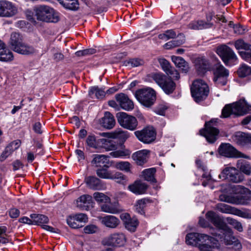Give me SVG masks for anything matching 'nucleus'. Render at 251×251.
<instances>
[{
  "label": "nucleus",
  "mask_w": 251,
  "mask_h": 251,
  "mask_svg": "<svg viewBox=\"0 0 251 251\" xmlns=\"http://www.w3.org/2000/svg\"><path fill=\"white\" fill-rule=\"evenodd\" d=\"M206 219L212 224L215 228L210 227L209 224L203 218H200L199 223L202 227H210V232L223 241L226 245H233L236 249H240L241 244L233 235V231L213 211L206 214Z\"/></svg>",
  "instance_id": "obj_1"
},
{
  "label": "nucleus",
  "mask_w": 251,
  "mask_h": 251,
  "mask_svg": "<svg viewBox=\"0 0 251 251\" xmlns=\"http://www.w3.org/2000/svg\"><path fill=\"white\" fill-rule=\"evenodd\" d=\"M187 244L196 246L200 251H214L220 248L217 239L205 234L190 233L186 236Z\"/></svg>",
  "instance_id": "obj_2"
},
{
  "label": "nucleus",
  "mask_w": 251,
  "mask_h": 251,
  "mask_svg": "<svg viewBox=\"0 0 251 251\" xmlns=\"http://www.w3.org/2000/svg\"><path fill=\"white\" fill-rule=\"evenodd\" d=\"M34 11L35 16L39 21L56 23L60 20L59 13L50 6L37 5L34 7Z\"/></svg>",
  "instance_id": "obj_3"
},
{
  "label": "nucleus",
  "mask_w": 251,
  "mask_h": 251,
  "mask_svg": "<svg viewBox=\"0 0 251 251\" xmlns=\"http://www.w3.org/2000/svg\"><path fill=\"white\" fill-rule=\"evenodd\" d=\"M251 110V105L248 104L244 100L226 105L222 110V116L227 118L230 115H242Z\"/></svg>",
  "instance_id": "obj_4"
},
{
  "label": "nucleus",
  "mask_w": 251,
  "mask_h": 251,
  "mask_svg": "<svg viewBox=\"0 0 251 251\" xmlns=\"http://www.w3.org/2000/svg\"><path fill=\"white\" fill-rule=\"evenodd\" d=\"M209 92L207 83L201 79L194 80L191 87L192 96L198 102L205 99Z\"/></svg>",
  "instance_id": "obj_5"
},
{
  "label": "nucleus",
  "mask_w": 251,
  "mask_h": 251,
  "mask_svg": "<svg viewBox=\"0 0 251 251\" xmlns=\"http://www.w3.org/2000/svg\"><path fill=\"white\" fill-rule=\"evenodd\" d=\"M151 76L166 94H172L175 90L176 85L170 76L162 73H153Z\"/></svg>",
  "instance_id": "obj_6"
},
{
  "label": "nucleus",
  "mask_w": 251,
  "mask_h": 251,
  "mask_svg": "<svg viewBox=\"0 0 251 251\" xmlns=\"http://www.w3.org/2000/svg\"><path fill=\"white\" fill-rule=\"evenodd\" d=\"M138 100L146 107L152 106L156 100L155 91L150 87L143 88L137 91L135 94Z\"/></svg>",
  "instance_id": "obj_7"
},
{
  "label": "nucleus",
  "mask_w": 251,
  "mask_h": 251,
  "mask_svg": "<svg viewBox=\"0 0 251 251\" xmlns=\"http://www.w3.org/2000/svg\"><path fill=\"white\" fill-rule=\"evenodd\" d=\"M109 167V164L104 165L102 168L97 169L96 171L97 176L102 179H117L118 182L126 180L125 175L116 170L108 169Z\"/></svg>",
  "instance_id": "obj_8"
},
{
  "label": "nucleus",
  "mask_w": 251,
  "mask_h": 251,
  "mask_svg": "<svg viewBox=\"0 0 251 251\" xmlns=\"http://www.w3.org/2000/svg\"><path fill=\"white\" fill-rule=\"evenodd\" d=\"M217 53L226 65L232 66L237 63V57L234 51L226 45H222L217 49Z\"/></svg>",
  "instance_id": "obj_9"
},
{
  "label": "nucleus",
  "mask_w": 251,
  "mask_h": 251,
  "mask_svg": "<svg viewBox=\"0 0 251 251\" xmlns=\"http://www.w3.org/2000/svg\"><path fill=\"white\" fill-rule=\"evenodd\" d=\"M213 81L218 86L225 85L229 75L228 71L220 64H216L213 69Z\"/></svg>",
  "instance_id": "obj_10"
},
{
  "label": "nucleus",
  "mask_w": 251,
  "mask_h": 251,
  "mask_svg": "<svg viewBox=\"0 0 251 251\" xmlns=\"http://www.w3.org/2000/svg\"><path fill=\"white\" fill-rule=\"evenodd\" d=\"M217 122L216 119H212L205 123V128L200 131V134L205 137L207 141H215L218 139L219 130L213 126Z\"/></svg>",
  "instance_id": "obj_11"
},
{
  "label": "nucleus",
  "mask_w": 251,
  "mask_h": 251,
  "mask_svg": "<svg viewBox=\"0 0 251 251\" xmlns=\"http://www.w3.org/2000/svg\"><path fill=\"white\" fill-rule=\"evenodd\" d=\"M116 116L118 123L124 128L130 130L136 129L138 121L135 117L129 115L125 112L118 113Z\"/></svg>",
  "instance_id": "obj_12"
},
{
  "label": "nucleus",
  "mask_w": 251,
  "mask_h": 251,
  "mask_svg": "<svg viewBox=\"0 0 251 251\" xmlns=\"http://www.w3.org/2000/svg\"><path fill=\"white\" fill-rule=\"evenodd\" d=\"M219 153L228 158L242 157L248 158V156L238 151L229 143H223L218 148Z\"/></svg>",
  "instance_id": "obj_13"
},
{
  "label": "nucleus",
  "mask_w": 251,
  "mask_h": 251,
  "mask_svg": "<svg viewBox=\"0 0 251 251\" xmlns=\"http://www.w3.org/2000/svg\"><path fill=\"white\" fill-rule=\"evenodd\" d=\"M222 179H227L234 183H239L244 179L243 175L234 167H226L219 175Z\"/></svg>",
  "instance_id": "obj_14"
},
{
  "label": "nucleus",
  "mask_w": 251,
  "mask_h": 251,
  "mask_svg": "<svg viewBox=\"0 0 251 251\" xmlns=\"http://www.w3.org/2000/svg\"><path fill=\"white\" fill-rule=\"evenodd\" d=\"M18 13L16 5L7 0H0V17L10 18Z\"/></svg>",
  "instance_id": "obj_15"
},
{
  "label": "nucleus",
  "mask_w": 251,
  "mask_h": 251,
  "mask_svg": "<svg viewBox=\"0 0 251 251\" xmlns=\"http://www.w3.org/2000/svg\"><path fill=\"white\" fill-rule=\"evenodd\" d=\"M134 134L140 141H153L156 132L152 126H148L141 130L135 131Z\"/></svg>",
  "instance_id": "obj_16"
},
{
  "label": "nucleus",
  "mask_w": 251,
  "mask_h": 251,
  "mask_svg": "<svg viewBox=\"0 0 251 251\" xmlns=\"http://www.w3.org/2000/svg\"><path fill=\"white\" fill-rule=\"evenodd\" d=\"M88 221L87 216L83 213H78L69 216L67 219V224L72 228H77L82 226V223Z\"/></svg>",
  "instance_id": "obj_17"
},
{
  "label": "nucleus",
  "mask_w": 251,
  "mask_h": 251,
  "mask_svg": "<svg viewBox=\"0 0 251 251\" xmlns=\"http://www.w3.org/2000/svg\"><path fill=\"white\" fill-rule=\"evenodd\" d=\"M100 136L105 139H119L125 141L129 137V133L121 128H118L112 132H101L99 134Z\"/></svg>",
  "instance_id": "obj_18"
},
{
  "label": "nucleus",
  "mask_w": 251,
  "mask_h": 251,
  "mask_svg": "<svg viewBox=\"0 0 251 251\" xmlns=\"http://www.w3.org/2000/svg\"><path fill=\"white\" fill-rule=\"evenodd\" d=\"M87 145L98 151H116L119 149L118 142H86Z\"/></svg>",
  "instance_id": "obj_19"
},
{
  "label": "nucleus",
  "mask_w": 251,
  "mask_h": 251,
  "mask_svg": "<svg viewBox=\"0 0 251 251\" xmlns=\"http://www.w3.org/2000/svg\"><path fill=\"white\" fill-rule=\"evenodd\" d=\"M125 242V236L122 233H114L105 239V244L112 246H123Z\"/></svg>",
  "instance_id": "obj_20"
},
{
  "label": "nucleus",
  "mask_w": 251,
  "mask_h": 251,
  "mask_svg": "<svg viewBox=\"0 0 251 251\" xmlns=\"http://www.w3.org/2000/svg\"><path fill=\"white\" fill-rule=\"evenodd\" d=\"M159 63L163 70L168 75L170 76L175 80H177L179 78V74L178 72L171 66L170 63L167 60L164 58L159 59Z\"/></svg>",
  "instance_id": "obj_21"
},
{
  "label": "nucleus",
  "mask_w": 251,
  "mask_h": 251,
  "mask_svg": "<svg viewBox=\"0 0 251 251\" xmlns=\"http://www.w3.org/2000/svg\"><path fill=\"white\" fill-rule=\"evenodd\" d=\"M124 223L126 228L129 231L134 232L138 225V220L135 217L131 218L128 213H123L120 216Z\"/></svg>",
  "instance_id": "obj_22"
},
{
  "label": "nucleus",
  "mask_w": 251,
  "mask_h": 251,
  "mask_svg": "<svg viewBox=\"0 0 251 251\" xmlns=\"http://www.w3.org/2000/svg\"><path fill=\"white\" fill-rule=\"evenodd\" d=\"M115 98L123 109L129 111L133 109V102L125 94L123 93L117 94Z\"/></svg>",
  "instance_id": "obj_23"
},
{
  "label": "nucleus",
  "mask_w": 251,
  "mask_h": 251,
  "mask_svg": "<svg viewBox=\"0 0 251 251\" xmlns=\"http://www.w3.org/2000/svg\"><path fill=\"white\" fill-rule=\"evenodd\" d=\"M149 153L147 150L139 151L133 153L132 158L138 165L142 166L147 162Z\"/></svg>",
  "instance_id": "obj_24"
},
{
  "label": "nucleus",
  "mask_w": 251,
  "mask_h": 251,
  "mask_svg": "<svg viewBox=\"0 0 251 251\" xmlns=\"http://www.w3.org/2000/svg\"><path fill=\"white\" fill-rule=\"evenodd\" d=\"M85 182L90 189L94 190H101L105 188L102 181L96 176H88L85 178Z\"/></svg>",
  "instance_id": "obj_25"
},
{
  "label": "nucleus",
  "mask_w": 251,
  "mask_h": 251,
  "mask_svg": "<svg viewBox=\"0 0 251 251\" xmlns=\"http://www.w3.org/2000/svg\"><path fill=\"white\" fill-rule=\"evenodd\" d=\"M92 197L89 195H83L79 197L76 201L77 207L82 209L88 210L90 207L93 205Z\"/></svg>",
  "instance_id": "obj_26"
},
{
  "label": "nucleus",
  "mask_w": 251,
  "mask_h": 251,
  "mask_svg": "<svg viewBox=\"0 0 251 251\" xmlns=\"http://www.w3.org/2000/svg\"><path fill=\"white\" fill-rule=\"evenodd\" d=\"M100 220L103 225L110 228H116L120 223L119 219L113 215H106L100 217Z\"/></svg>",
  "instance_id": "obj_27"
},
{
  "label": "nucleus",
  "mask_w": 251,
  "mask_h": 251,
  "mask_svg": "<svg viewBox=\"0 0 251 251\" xmlns=\"http://www.w3.org/2000/svg\"><path fill=\"white\" fill-rule=\"evenodd\" d=\"M118 147H119L118 149L110 153L112 157L123 158H129L131 151L128 149H125L123 143H120L118 144Z\"/></svg>",
  "instance_id": "obj_28"
},
{
  "label": "nucleus",
  "mask_w": 251,
  "mask_h": 251,
  "mask_svg": "<svg viewBox=\"0 0 251 251\" xmlns=\"http://www.w3.org/2000/svg\"><path fill=\"white\" fill-rule=\"evenodd\" d=\"M211 19L212 17L210 16L209 19L207 20V22L202 20L193 21L189 24V28L194 30H199L211 27L212 25V24L210 22Z\"/></svg>",
  "instance_id": "obj_29"
},
{
  "label": "nucleus",
  "mask_w": 251,
  "mask_h": 251,
  "mask_svg": "<svg viewBox=\"0 0 251 251\" xmlns=\"http://www.w3.org/2000/svg\"><path fill=\"white\" fill-rule=\"evenodd\" d=\"M196 68L200 74H203L210 69L208 61L203 57H199L195 61Z\"/></svg>",
  "instance_id": "obj_30"
},
{
  "label": "nucleus",
  "mask_w": 251,
  "mask_h": 251,
  "mask_svg": "<svg viewBox=\"0 0 251 251\" xmlns=\"http://www.w3.org/2000/svg\"><path fill=\"white\" fill-rule=\"evenodd\" d=\"M147 188L146 184L141 181H136L133 184L128 186L129 190L136 195L144 194Z\"/></svg>",
  "instance_id": "obj_31"
},
{
  "label": "nucleus",
  "mask_w": 251,
  "mask_h": 251,
  "mask_svg": "<svg viewBox=\"0 0 251 251\" xmlns=\"http://www.w3.org/2000/svg\"><path fill=\"white\" fill-rule=\"evenodd\" d=\"M20 143L10 142L0 155V161L3 162L15 150L17 149L20 146Z\"/></svg>",
  "instance_id": "obj_32"
},
{
  "label": "nucleus",
  "mask_w": 251,
  "mask_h": 251,
  "mask_svg": "<svg viewBox=\"0 0 251 251\" xmlns=\"http://www.w3.org/2000/svg\"><path fill=\"white\" fill-rule=\"evenodd\" d=\"M101 124L107 129L112 128L115 125L114 116L109 112H105L103 117L101 119Z\"/></svg>",
  "instance_id": "obj_33"
},
{
  "label": "nucleus",
  "mask_w": 251,
  "mask_h": 251,
  "mask_svg": "<svg viewBox=\"0 0 251 251\" xmlns=\"http://www.w3.org/2000/svg\"><path fill=\"white\" fill-rule=\"evenodd\" d=\"M13 58L12 52L6 49L4 44L0 40V60L9 61L12 60Z\"/></svg>",
  "instance_id": "obj_34"
},
{
  "label": "nucleus",
  "mask_w": 251,
  "mask_h": 251,
  "mask_svg": "<svg viewBox=\"0 0 251 251\" xmlns=\"http://www.w3.org/2000/svg\"><path fill=\"white\" fill-rule=\"evenodd\" d=\"M15 51L21 54L29 55L34 53L35 49L32 46L22 42L15 48Z\"/></svg>",
  "instance_id": "obj_35"
},
{
  "label": "nucleus",
  "mask_w": 251,
  "mask_h": 251,
  "mask_svg": "<svg viewBox=\"0 0 251 251\" xmlns=\"http://www.w3.org/2000/svg\"><path fill=\"white\" fill-rule=\"evenodd\" d=\"M172 60L177 67L180 68L184 72H188L187 63L183 58L179 56H172Z\"/></svg>",
  "instance_id": "obj_36"
},
{
  "label": "nucleus",
  "mask_w": 251,
  "mask_h": 251,
  "mask_svg": "<svg viewBox=\"0 0 251 251\" xmlns=\"http://www.w3.org/2000/svg\"><path fill=\"white\" fill-rule=\"evenodd\" d=\"M108 157L103 154H95L92 163L97 167L109 164Z\"/></svg>",
  "instance_id": "obj_37"
},
{
  "label": "nucleus",
  "mask_w": 251,
  "mask_h": 251,
  "mask_svg": "<svg viewBox=\"0 0 251 251\" xmlns=\"http://www.w3.org/2000/svg\"><path fill=\"white\" fill-rule=\"evenodd\" d=\"M100 208L102 211L111 214H117L120 211L117 204L111 203L110 201L109 203H104L101 204Z\"/></svg>",
  "instance_id": "obj_38"
},
{
  "label": "nucleus",
  "mask_w": 251,
  "mask_h": 251,
  "mask_svg": "<svg viewBox=\"0 0 251 251\" xmlns=\"http://www.w3.org/2000/svg\"><path fill=\"white\" fill-rule=\"evenodd\" d=\"M178 39L175 40L170 41L164 45L165 49L169 50L176 47L179 46L185 42V36L183 34H179Z\"/></svg>",
  "instance_id": "obj_39"
},
{
  "label": "nucleus",
  "mask_w": 251,
  "mask_h": 251,
  "mask_svg": "<svg viewBox=\"0 0 251 251\" xmlns=\"http://www.w3.org/2000/svg\"><path fill=\"white\" fill-rule=\"evenodd\" d=\"M30 218L33 220V224L36 225H42L47 224L49 222L48 217L42 215L32 214L30 215Z\"/></svg>",
  "instance_id": "obj_40"
},
{
  "label": "nucleus",
  "mask_w": 251,
  "mask_h": 251,
  "mask_svg": "<svg viewBox=\"0 0 251 251\" xmlns=\"http://www.w3.org/2000/svg\"><path fill=\"white\" fill-rule=\"evenodd\" d=\"M105 94L103 89L100 88L98 86L92 87L89 91V95L92 98H96L101 99L104 97Z\"/></svg>",
  "instance_id": "obj_41"
},
{
  "label": "nucleus",
  "mask_w": 251,
  "mask_h": 251,
  "mask_svg": "<svg viewBox=\"0 0 251 251\" xmlns=\"http://www.w3.org/2000/svg\"><path fill=\"white\" fill-rule=\"evenodd\" d=\"M65 8L75 10L78 8V0H58Z\"/></svg>",
  "instance_id": "obj_42"
},
{
  "label": "nucleus",
  "mask_w": 251,
  "mask_h": 251,
  "mask_svg": "<svg viewBox=\"0 0 251 251\" xmlns=\"http://www.w3.org/2000/svg\"><path fill=\"white\" fill-rule=\"evenodd\" d=\"M21 36L16 32L12 33L11 35L10 44L11 49L15 51V48L18 47L19 45L22 43Z\"/></svg>",
  "instance_id": "obj_43"
},
{
  "label": "nucleus",
  "mask_w": 251,
  "mask_h": 251,
  "mask_svg": "<svg viewBox=\"0 0 251 251\" xmlns=\"http://www.w3.org/2000/svg\"><path fill=\"white\" fill-rule=\"evenodd\" d=\"M237 166L241 171L246 175H250L251 172V166L247 161L239 160L237 163Z\"/></svg>",
  "instance_id": "obj_44"
},
{
  "label": "nucleus",
  "mask_w": 251,
  "mask_h": 251,
  "mask_svg": "<svg viewBox=\"0 0 251 251\" xmlns=\"http://www.w3.org/2000/svg\"><path fill=\"white\" fill-rule=\"evenodd\" d=\"M156 170L154 168L145 169L142 172V176L146 180L151 182H154L155 181L154 178V174Z\"/></svg>",
  "instance_id": "obj_45"
},
{
  "label": "nucleus",
  "mask_w": 251,
  "mask_h": 251,
  "mask_svg": "<svg viewBox=\"0 0 251 251\" xmlns=\"http://www.w3.org/2000/svg\"><path fill=\"white\" fill-rule=\"evenodd\" d=\"M93 197L95 201L101 205L104 203H109L111 201L109 197L100 192H95L93 194Z\"/></svg>",
  "instance_id": "obj_46"
},
{
  "label": "nucleus",
  "mask_w": 251,
  "mask_h": 251,
  "mask_svg": "<svg viewBox=\"0 0 251 251\" xmlns=\"http://www.w3.org/2000/svg\"><path fill=\"white\" fill-rule=\"evenodd\" d=\"M217 209L220 212L226 214H234L235 209L225 203H218L216 205Z\"/></svg>",
  "instance_id": "obj_47"
},
{
  "label": "nucleus",
  "mask_w": 251,
  "mask_h": 251,
  "mask_svg": "<svg viewBox=\"0 0 251 251\" xmlns=\"http://www.w3.org/2000/svg\"><path fill=\"white\" fill-rule=\"evenodd\" d=\"M115 167L118 170L124 171L125 172H130L131 165L127 161H119L115 163Z\"/></svg>",
  "instance_id": "obj_48"
},
{
  "label": "nucleus",
  "mask_w": 251,
  "mask_h": 251,
  "mask_svg": "<svg viewBox=\"0 0 251 251\" xmlns=\"http://www.w3.org/2000/svg\"><path fill=\"white\" fill-rule=\"evenodd\" d=\"M234 140L237 141H251V134L241 131L237 132L234 135Z\"/></svg>",
  "instance_id": "obj_49"
},
{
  "label": "nucleus",
  "mask_w": 251,
  "mask_h": 251,
  "mask_svg": "<svg viewBox=\"0 0 251 251\" xmlns=\"http://www.w3.org/2000/svg\"><path fill=\"white\" fill-rule=\"evenodd\" d=\"M237 73L241 77L250 75H251V67L245 64H243L238 70Z\"/></svg>",
  "instance_id": "obj_50"
},
{
  "label": "nucleus",
  "mask_w": 251,
  "mask_h": 251,
  "mask_svg": "<svg viewBox=\"0 0 251 251\" xmlns=\"http://www.w3.org/2000/svg\"><path fill=\"white\" fill-rule=\"evenodd\" d=\"M148 200L146 199H142L137 201L135 205V208L137 212L143 215L145 214V208L146 206V204Z\"/></svg>",
  "instance_id": "obj_51"
},
{
  "label": "nucleus",
  "mask_w": 251,
  "mask_h": 251,
  "mask_svg": "<svg viewBox=\"0 0 251 251\" xmlns=\"http://www.w3.org/2000/svg\"><path fill=\"white\" fill-rule=\"evenodd\" d=\"M244 193L242 197L246 201L251 200V191L249 189L245 188L241 185H237L236 187V193Z\"/></svg>",
  "instance_id": "obj_52"
},
{
  "label": "nucleus",
  "mask_w": 251,
  "mask_h": 251,
  "mask_svg": "<svg viewBox=\"0 0 251 251\" xmlns=\"http://www.w3.org/2000/svg\"><path fill=\"white\" fill-rule=\"evenodd\" d=\"M176 36V33L172 29L167 30L164 33L158 35V38L164 41H167L170 39L174 38Z\"/></svg>",
  "instance_id": "obj_53"
},
{
  "label": "nucleus",
  "mask_w": 251,
  "mask_h": 251,
  "mask_svg": "<svg viewBox=\"0 0 251 251\" xmlns=\"http://www.w3.org/2000/svg\"><path fill=\"white\" fill-rule=\"evenodd\" d=\"M6 227L4 226H0V244H5L10 241V239L6 234Z\"/></svg>",
  "instance_id": "obj_54"
},
{
  "label": "nucleus",
  "mask_w": 251,
  "mask_h": 251,
  "mask_svg": "<svg viewBox=\"0 0 251 251\" xmlns=\"http://www.w3.org/2000/svg\"><path fill=\"white\" fill-rule=\"evenodd\" d=\"M227 221L229 225L232 226L238 231L242 232L243 231V226L240 222L230 218H227Z\"/></svg>",
  "instance_id": "obj_55"
},
{
  "label": "nucleus",
  "mask_w": 251,
  "mask_h": 251,
  "mask_svg": "<svg viewBox=\"0 0 251 251\" xmlns=\"http://www.w3.org/2000/svg\"><path fill=\"white\" fill-rule=\"evenodd\" d=\"M234 46L235 48L238 50L243 49L246 50L247 49H248L251 45L246 43L242 39H239L235 42Z\"/></svg>",
  "instance_id": "obj_56"
},
{
  "label": "nucleus",
  "mask_w": 251,
  "mask_h": 251,
  "mask_svg": "<svg viewBox=\"0 0 251 251\" xmlns=\"http://www.w3.org/2000/svg\"><path fill=\"white\" fill-rule=\"evenodd\" d=\"M241 57L245 61L251 63V46L245 51L239 52Z\"/></svg>",
  "instance_id": "obj_57"
},
{
  "label": "nucleus",
  "mask_w": 251,
  "mask_h": 251,
  "mask_svg": "<svg viewBox=\"0 0 251 251\" xmlns=\"http://www.w3.org/2000/svg\"><path fill=\"white\" fill-rule=\"evenodd\" d=\"M168 108L166 103H161L159 104L154 109V112L157 114L164 115L166 110Z\"/></svg>",
  "instance_id": "obj_58"
},
{
  "label": "nucleus",
  "mask_w": 251,
  "mask_h": 251,
  "mask_svg": "<svg viewBox=\"0 0 251 251\" xmlns=\"http://www.w3.org/2000/svg\"><path fill=\"white\" fill-rule=\"evenodd\" d=\"M97 227L93 225H88L84 228V232L87 234H92L96 232Z\"/></svg>",
  "instance_id": "obj_59"
},
{
  "label": "nucleus",
  "mask_w": 251,
  "mask_h": 251,
  "mask_svg": "<svg viewBox=\"0 0 251 251\" xmlns=\"http://www.w3.org/2000/svg\"><path fill=\"white\" fill-rule=\"evenodd\" d=\"M128 63L131 66L136 67L142 65L144 64V61L139 58H134L130 60Z\"/></svg>",
  "instance_id": "obj_60"
},
{
  "label": "nucleus",
  "mask_w": 251,
  "mask_h": 251,
  "mask_svg": "<svg viewBox=\"0 0 251 251\" xmlns=\"http://www.w3.org/2000/svg\"><path fill=\"white\" fill-rule=\"evenodd\" d=\"M100 133H99L98 134H97V136H95L93 133L89 134L87 137V139L86 141H96V140L97 139H98V140H100V141H106V139L104 138V139H98L100 137H102L101 136H100V135H99Z\"/></svg>",
  "instance_id": "obj_61"
},
{
  "label": "nucleus",
  "mask_w": 251,
  "mask_h": 251,
  "mask_svg": "<svg viewBox=\"0 0 251 251\" xmlns=\"http://www.w3.org/2000/svg\"><path fill=\"white\" fill-rule=\"evenodd\" d=\"M20 212L17 208H11L9 211V215L11 218H17L20 215Z\"/></svg>",
  "instance_id": "obj_62"
},
{
  "label": "nucleus",
  "mask_w": 251,
  "mask_h": 251,
  "mask_svg": "<svg viewBox=\"0 0 251 251\" xmlns=\"http://www.w3.org/2000/svg\"><path fill=\"white\" fill-rule=\"evenodd\" d=\"M32 150H33V152L36 153V154L43 155L44 154V151L42 149V145L39 142L37 143L36 146L34 147V149Z\"/></svg>",
  "instance_id": "obj_63"
},
{
  "label": "nucleus",
  "mask_w": 251,
  "mask_h": 251,
  "mask_svg": "<svg viewBox=\"0 0 251 251\" xmlns=\"http://www.w3.org/2000/svg\"><path fill=\"white\" fill-rule=\"evenodd\" d=\"M234 214H236L244 218H251V216L250 215V214L248 212L238 210L235 209Z\"/></svg>",
  "instance_id": "obj_64"
}]
</instances>
